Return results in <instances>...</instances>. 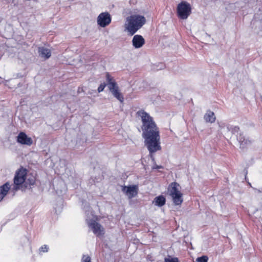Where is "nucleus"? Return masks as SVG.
<instances>
[{
  "mask_svg": "<svg viewBox=\"0 0 262 262\" xmlns=\"http://www.w3.org/2000/svg\"><path fill=\"white\" fill-rule=\"evenodd\" d=\"M146 22L145 18L140 15H132L126 18L125 30L130 35H133Z\"/></svg>",
  "mask_w": 262,
  "mask_h": 262,
  "instance_id": "obj_2",
  "label": "nucleus"
},
{
  "mask_svg": "<svg viewBox=\"0 0 262 262\" xmlns=\"http://www.w3.org/2000/svg\"><path fill=\"white\" fill-rule=\"evenodd\" d=\"M166 199L165 198L163 195H159L158 196H156L154 201H152V203L155 205L159 207H162L165 204Z\"/></svg>",
  "mask_w": 262,
  "mask_h": 262,
  "instance_id": "obj_14",
  "label": "nucleus"
},
{
  "mask_svg": "<svg viewBox=\"0 0 262 262\" xmlns=\"http://www.w3.org/2000/svg\"><path fill=\"white\" fill-rule=\"evenodd\" d=\"M179 189L180 185L177 183H172L168 188L169 195L176 205H180L183 202L182 193Z\"/></svg>",
  "mask_w": 262,
  "mask_h": 262,
  "instance_id": "obj_4",
  "label": "nucleus"
},
{
  "mask_svg": "<svg viewBox=\"0 0 262 262\" xmlns=\"http://www.w3.org/2000/svg\"><path fill=\"white\" fill-rule=\"evenodd\" d=\"M17 138V142L21 144L30 146L33 143L32 139L30 137H28L24 132L20 133Z\"/></svg>",
  "mask_w": 262,
  "mask_h": 262,
  "instance_id": "obj_9",
  "label": "nucleus"
},
{
  "mask_svg": "<svg viewBox=\"0 0 262 262\" xmlns=\"http://www.w3.org/2000/svg\"><path fill=\"white\" fill-rule=\"evenodd\" d=\"M10 188V184L8 182L0 187V202L7 195Z\"/></svg>",
  "mask_w": 262,
  "mask_h": 262,
  "instance_id": "obj_13",
  "label": "nucleus"
},
{
  "mask_svg": "<svg viewBox=\"0 0 262 262\" xmlns=\"http://www.w3.org/2000/svg\"><path fill=\"white\" fill-rule=\"evenodd\" d=\"M238 130H239V128H238V127H235L234 128V131L238 132Z\"/></svg>",
  "mask_w": 262,
  "mask_h": 262,
  "instance_id": "obj_24",
  "label": "nucleus"
},
{
  "mask_svg": "<svg viewBox=\"0 0 262 262\" xmlns=\"http://www.w3.org/2000/svg\"><path fill=\"white\" fill-rule=\"evenodd\" d=\"M148 258L149 260H151V261H152L154 259H151V256H148Z\"/></svg>",
  "mask_w": 262,
  "mask_h": 262,
  "instance_id": "obj_25",
  "label": "nucleus"
},
{
  "mask_svg": "<svg viewBox=\"0 0 262 262\" xmlns=\"http://www.w3.org/2000/svg\"><path fill=\"white\" fill-rule=\"evenodd\" d=\"M137 115L141 118L142 136L149 152L152 154L160 150L159 131L152 118L142 110L139 111Z\"/></svg>",
  "mask_w": 262,
  "mask_h": 262,
  "instance_id": "obj_1",
  "label": "nucleus"
},
{
  "mask_svg": "<svg viewBox=\"0 0 262 262\" xmlns=\"http://www.w3.org/2000/svg\"><path fill=\"white\" fill-rule=\"evenodd\" d=\"M133 46L136 49L142 47L145 43L144 38L140 35H136L132 40Z\"/></svg>",
  "mask_w": 262,
  "mask_h": 262,
  "instance_id": "obj_10",
  "label": "nucleus"
},
{
  "mask_svg": "<svg viewBox=\"0 0 262 262\" xmlns=\"http://www.w3.org/2000/svg\"><path fill=\"white\" fill-rule=\"evenodd\" d=\"M28 181H29L30 185H34L35 183V179L34 178H32L31 179L29 178L28 179Z\"/></svg>",
  "mask_w": 262,
  "mask_h": 262,
  "instance_id": "obj_23",
  "label": "nucleus"
},
{
  "mask_svg": "<svg viewBox=\"0 0 262 262\" xmlns=\"http://www.w3.org/2000/svg\"><path fill=\"white\" fill-rule=\"evenodd\" d=\"M164 262H179V260L177 257H171L170 256H168V257L165 258Z\"/></svg>",
  "mask_w": 262,
  "mask_h": 262,
  "instance_id": "obj_19",
  "label": "nucleus"
},
{
  "mask_svg": "<svg viewBox=\"0 0 262 262\" xmlns=\"http://www.w3.org/2000/svg\"><path fill=\"white\" fill-rule=\"evenodd\" d=\"M27 172L25 169L20 168L16 172L14 178V189L17 190L18 186L22 184L26 180Z\"/></svg>",
  "mask_w": 262,
  "mask_h": 262,
  "instance_id": "obj_5",
  "label": "nucleus"
},
{
  "mask_svg": "<svg viewBox=\"0 0 262 262\" xmlns=\"http://www.w3.org/2000/svg\"><path fill=\"white\" fill-rule=\"evenodd\" d=\"M138 187L137 185H130L128 186H124L122 187V191L128 196L129 199H132L138 194Z\"/></svg>",
  "mask_w": 262,
  "mask_h": 262,
  "instance_id": "obj_6",
  "label": "nucleus"
},
{
  "mask_svg": "<svg viewBox=\"0 0 262 262\" xmlns=\"http://www.w3.org/2000/svg\"><path fill=\"white\" fill-rule=\"evenodd\" d=\"M111 92L114 97L117 99L120 102H123L124 98L121 93L119 91V87L117 89L111 91Z\"/></svg>",
  "mask_w": 262,
  "mask_h": 262,
  "instance_id": "obj_17",
  "label": "nucleus"
},
{
  "mask_svg": "<svg viewBox=\"0 0 262 262\" xmlns=\"http://www.w3.org/2000/svg\"><path fill=\"white\" fill-rule=\"evenodd\" d=\"M191 6L186 1H182L177 7L178 17L182 19H186L191 13Z\"/></svg>",
  "mask_w": 262,
  "mask_h": 262,
  "instance_id": "obj_3",
  "label": "nucleus"
},
{
  "mask_svg": "<svg viewBox=\"0 0 262 262\" xmlns=\"http://www.w3.org/2000/svg\"><path fill=\"white\" fill-rule=\"evenodd\" d=\"M237 140L239 143L241 148H244L247 145L250 143V141L247 139H245V137L241 134L237 137Z\"/></svg>",
  "mask_w": 262,
  "mask_h": 262,
  "instance_id": "obj_16",
  "label": "nucleus"
},
{
  "mask_svg": "<svg viewBox=\"0 0 262 262\" xmlns=\"http://www.w3.org/2000/svg\"><path fill=\"white\" fill-rule=\"evenodd\" d=\"M38 53L39 56L45 59L49 58L51 56V50L45 47H39Z\"/></svg>",
  "mask_w": 262,
  "mask_h": 262,
  "instance_id": "obj_12",
  "label": "nucleus"
},
{
  "mask_svg": "<svg viewBox=\"0 0 262 262\" xmlns=\"http://www.w3.org/2000/svg\"><path fill=\"white\" fill-rule=\"evenodd\" d=\"M82 262H91V258L88 255H84L82 259Z\"/></svg>",
  "mask_w": 262,
  "mask_h": 262,
  "instance_id": "obj_22",
  "label": "nucleus"
},
{
  "mask_svg": "<svg viewBox=\"0 0 262 262\" xmlns=\"http://www.w3.org/2000/svg\"><path fill=\"white\" fill-rule=\"evenodd\" d=\"M111 21L110 15L108 13H102L97 18V23L101 27L108 25Z\"/></svg>",
  "mask_w": 262,
  "mask_h": 262,
  "instance_id": "obj_8",
  "label": "nucleus"
},
{
  "mask_svg": "<svg viewBox=\"0 0 262 262\" xmlns=\"http://www.w3.org/2000/svg\"><path fill=\"white\" fill-rule=\"evenodd\" d=\"M48 248L47 245H43L41 246L39 249L40 252H47Z\"/></svg>",
  "mask_w": 262,
  "mask_h": 262,
  "instance_id": "obj_21",
  "label": "nucleus"
},
{
  "mask_svg": "<svg viewBox=\"0 0 262 262\" xmlns=\"http://www.w3.org/2000/svg\"><path fill=\"white\" fill-rule=\"evenodd\" d=\"M88 225L93 230V233L97 236H100L104 234L103 227L96 221H92L89 223Z\"/></svg>",
  "mask_w": 262,
  "mask_h": 262,
  "instance_id": "obj_7",
  "label": "nucleus"
},
{
  "mask_svg": "<svg viewBox=\"0 0 262 262\" xmlns=\"http://www.w3.org/2000/svg\"><path fill=\"white\" fill-rule=\"evenodd\" d=\"M105 86H106V84L105 83H101L98 88V92L100 93V92H102L104 90Z\"/></svg>",
  "mask_w": 262,
  "mask_h": 262,
  "instance_id": "obj_20",
  "label": "nucleus"
},
{
  "mask_svg": "<svg viewBox=\"0 0 262 262\" xmlns=\"http://www.w3.org/2000/svg\"><path fill=\"white\" fill-rule=\"evenodd\" d=\"M204 119L207 122L213 123L215 120V115L213 112L208 111L204 115Z\"/></svg>",
  "mask_w": 262,
  "mask_h": 262,
  "instance_id": "obj_15",
  "label": "nucleus"
},
{
  "mask_svg": "<svg viewBox=\"0 0 262 262\" xmlns=\"http://www.w3.org/2000/svg\"><path fill=\"white\" fill-rule=\"evenodd\" d=\"M208 257L207 256L204 255L201 257H198L196 259V262H207Z\"/></svg>",
  "mask_w": 262,
  "mask_h": 262,
  "instance_id": "obj_18",
  "label": "nucleus"
},
{
  "mask_svg": "<svg viewBox=\"0 0 262 262\" xmlns=\"http://www.w3.org/2000/svg\"><path fill=\"white\" fill-rule=\"evenodd\" d=\"M106 81L107 82L108 88L109 90L111 91L117 89L118 86L116 82L114 79L109 74V73H107L106 74Z\"/></svg>",
  "mask_w": 262,
  "mask_h": 262,
  "instance_id": "obj_11",
  "label": "nucleus"
}]
</instances>
